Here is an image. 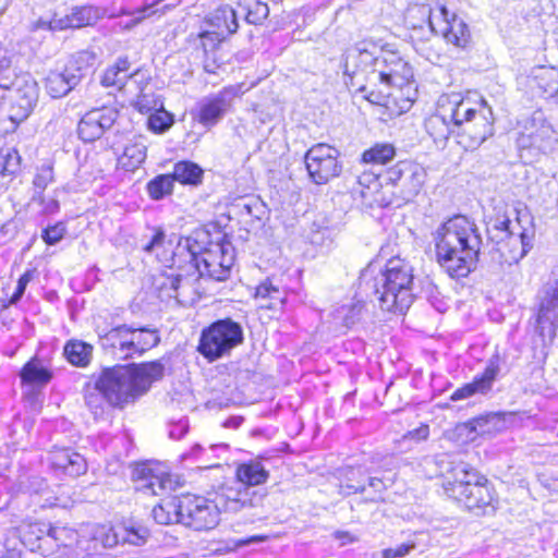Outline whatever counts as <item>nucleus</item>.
<instances>
[{
    "mask_svg": "<svg viewBox=\"0 0 558 558\" xmlns=\"http://www.w3.org/2000/svg\"><path fill=\"white\" fill-rule=\"evenodd\" d=\"M436 256L451 278H464L478 260L482 235L476 223L457 215L445 221L434 233Z\"/></svg>",
    "mask_w": 558,
    "mask_h": 558,
    "instance_id": "1",
    "label": "nucleus"
},
{
    "mask_svg": "<svg viewBox=\"0 0 558 558\" xmlns=\"http://www.w3.org/2000/svg\"><path fill=\"white\" fill-rule=\"evenodd\" d=\"M165 365L160 361L134 364L131 367L105 368L98 377V386L105 391L110 407L123 408L146 393L154 381L160 380Z\"/></svg>",
    "mask_w": 558,
    "mask_h": 558,
    "instance_id": "2",
    "label": "nucleus"
},
{
    "mask_svg": "<svg viewBox=\"0 0 558 558\" xmlns=\"http://www.w3.org/2000/svg\"><path fill=\"white\" fill-rule=\"evenodd\" d=\"M413 268L401 258H391L387 262L383 272L373 279L366 274L361 277L360 286L374 296L381 310L387 312L404 313L413 303Z\"/></svg>",
    "mask_w": 558,
    "mask_h": 558,
    "instance_id": "3",
    "label": "nucleus"
},
{
    "mask_svg": "<svg viewBox=\"0 0 558 558\" xmlns=\"http://www.w3.org/2000/svg\"><path fill=\"white\" fill-rule=\"evenodd\" d=\"M514 219L510 215L492 220L487 231L497 250L508 264L519 263L533 247L535 236L534 219L529 209L514 207Z\"/></svg>",
    "mask_w": 558,
    "mask_h": 558,
    "instance_id": "4",
    "label": "nucleus"
},
{
    "mask_svg": "<svg viewBox=\"0 0 558 558\" xmlns=\"http://www.w3.org/2000/svg\"><path fill=\"white\" fill-rule=\"evenodd\" d=\"M173 265L198 271L199 276H207L217 281L228 278L234 262L233 248L230 243H210L209 247L192 238L179 241L172 255Z\"/></svg>",
    "mask_w": 558,
    "mask_h": 558,
    "instance_id": "5",
    "label": "nucleus"
},
{
    "mask_svg": "<svg viewBox=\"0 0 558 558\" xmlns=\"http://www.w3.org/2000/svg\"><path fill=\"white\" fill-rule=\"evenodd\" d=\"M444 477L442 486L446 494L469 510L485 512L487 508L494 509V496L487 480L468 463L451 462Z\"/></svg>",
    "mask_w": 558,
    "mask_h": 558,
    "instance_id": "6",
    "label": "nucleus"
},
{
    "mask_svg": "<svg viewBox=\"0 0 558 558\" xmlns=\"http://www.w3.org/2000/svg\"><path fill=\"white\" fill-rule=\"evenodd\" d=\"M101 348L117 359H132L157 347L160 335L157 328L119 325L106 332L98 331Z\"/></svg>",
    "mask_w": 558,
    "mask_h": 558,
    "instance_id": "7",
    "label": "nucleus"
},
{
    "mask_svg": "<svg viewBox=\"0 0 558 558\" xmlns=\"http://www.w3.org/2000/svg\"><path fill=\"white\" fill-rule=\"evenodd\" d=\"M241 325L231 318L219 319L203 329L198 352L209 361L218 360L243 342Z\"/></svg>",
    "mask_w": 558,
    "mask_h": 558,
    "instance_id": "8",
    "label": "nucleus"
},
{
    "mask_svg": "<svg viewBox=\"0 0 558 558\" xmlns=\"http://www.w3.org/2000/svg\"><path fill=\"white\" fill-rule=\"evenodd\" d=\"M11 72L5 73L9 76L5 87H0L7 92L1 98L9 102L8 118L19 124L24 121L33 111L38 100L37 83L29 75H22L11 81Z\"/></svg>",
    "mask_w": 558,
    "mask_h": 558,
    "instance_id": "9",
    "label": "nucleus"
},
{
    "mask_svg": "<svg viewBox=\"0 0 558 558\" xmlns=\"http://www.w3.org/2000/svg\"><path fill=\"white\" fill-rule=\"evenodd\" d=\"M536 300L535 330L545 345L551 344L558 330V278L545 283Z\"/></svg>",
    "mask_w": 558,
    "mask_h": 558,
    "instance_id": "10",
    "label": "nucleus"
},
{
    "mask_svg": "<svg viewBox=\"0 0 558 558\" xmlns=\"http://www.w3.org/2000/svg\"><path fill=\"white\" fill-rule=\"evenodd\" d=\"M179 509L181 524L194 531H210L220 522L219 507L215 501L203 496H182Z\"/></svg>",
    "mask_w": 558,
    "mask_h": 558,
    "instance_id": "11",
    "label": "nucleus"
},
{
    "mask_svg": "<svg viewBox=\"0 0 558 558\" xmlns=\"http://www.w3.org/2000/svg\"><path fill=\"white\" fill-rule=\"evenodd\" d=\"M340 153L327 144H316L305 154V166L311 180L316 184H326L342 172Z\"/></svg>",
    "mask_w": 558,
    "mask_h": 558,
    "instance_id": "12",
    "label": "nucleus"
},
{
    "mask_svg": "<svg viewBox=\"0 0 558 558\" xmlns=\"http://www.w3.org/2000/svg\"><path fill=\"white\" fill-rule=\"evenodd\" d=\"M242 88L243 84L229 85L204 97L196 105L194 118L204 126L216 125L231 110L234 100L243 95Z\"/></svg>",
    "mask_w": 558,
    "mask_h": 558,
    "instance_id": "13",
    "label": "nucleus"
},
{
    "mask_svg": "<svg viewBox=\"0 0 558 558\" xmlns=\"http://www.w3.org/2000/svg\"><path fill=\"white\" fill-rule=\"evenodd\" d=\"M494 134V119L490 108L482 100L481 109L464 123L462 131H457L458 143L466 150L477 149Z\"/></svg>",
    "mask_w": 558,
    "mask_h": 558,
    "instance_id": "14",
    "label": "nucleus"
},
{
    "mask_svg": "<svg viewBox=\"0 0 558 558\" xmlns=\"http://www.w3.org/2000/svg\"><path fill=\"white\" fill-rule=\"evenodd\" d=\"M119 116L114 108L93 109L84 114L77 125V134L84 142H94L109 130Z\"/></svg>",
    "mask_w": 558,
    "mask_h": 558,
    "instance_id": "15",
    "label": "nucleus"
},
{
    "mask_svg": "<svg viewBox=\"0 0 558 558\" xmlns=\"http://www.w3.org/2000/svg\"><path fill=\"white\" fill-rule=\"evenodd\" d=\"M141 482L138 489L153 495H163L175 490L180 485L177 475L169 473L163 466H143L136 470Z\"/></svg>",
    "mask_w": 558,
    "mask_h": 558,
    "instance_id": "16",
    "label": "nucleus"
},
{
    "mask_svg": "<svg viewBox=\"0 0 558 558\" xmlns=\"http://www.w3.org/2000/svg\"><path fill=\"white\" fill-rule=\"evenodd\" d=\"M501 357L498 353L494 354L487 362L484 372L477 375L472 383L457 389L450 397L452 401L466 399L475 393L485 395L493 388L500 373Z\"/></svg>",
    "mask_w": 558,
    "mask_h": 558,
    "instance_id": "17",
    "label": "nucleus"
},
{
    "mask_svg": "<svg viewBox=\"0 0 558 558\" xmlns=\"http://www.w3.org/2000/svg\"><path fill=\"white\" fill-rule=\"evenodd\" d=\"M437 105L441 109L442 116L449 120L452 129L462 131L464 123L476 114L480 109L472 107L469 99H463L459 94L442 95Z\"/></svg>",
    "mask_w": 558,
    "mask_h": 558,
    "instance_id": "18",
    "label": "nucleus"
},
{
    "mask_svg": "<svg viewBox=\"0 0 558 558\" xmlns=\"http://www.w3.org/2000/svg\"><path fill=\"white\" fill-rule=\"evenodd\" d=\"M383 68L378 69L379 80L389 86L402 88L413 78V69L398 54L389 52L381 60Z\"/></svg>",
    "mask_w": 558,
    "mask_h": 558,
    "instance_id": "19",
    "label": "nucleus"
},
{
    "mask_svg": "<svg viewBox=\"0 0 558 558\" xmlns=\"http://www.w3.org/2000/svg\"><path fill=\"white\" fill-rule=\"evenodd\" d=\"M118 544V535L111 526L96 524L80 535L77 548L86 555H93L101 548H111Z\"/></svg>",
    "mask_w": 558,
    "mask_h": 558,
    "instance_id": "20",
    "label": "nucleus"
},
{
    "mask_svg": "<svg viewBox=\"0 0 558 558\" xmlns=\"http://www.w3.org/2000/svg\"><path fill=\"white\" fill-rule=\"evenodd\" d=\"M130 63L126 59H118V61L106 69L101 77V84L105 87H112L117 90H124L132 94L133 85L141 83L140 72L129 73Z\"/></svg>",
    "mask_w": 558,
    "mask_h": 558,
    "instance_id": "21",
    "label": "nucleus"
},
{
    "mask_svg": "<svg viewBox=\"0 0 558 558\" xmlns=\"http://www.w3.org/2000/svg\"><path fill=\"white\" fill-rule=\"evenodd\" d=\"M50 463L56 471L73 477L82 475L87 471L85 458L68 448L51 452Z\"/></svg>",
    "mask_w": 558,
    "mask_h": 558,
    "instance_id": "22",
    "label": "nucleus"
},
{
    "mask_svg": "<svg viewBox=\"0 0 558 558\" xmlns=\"http://www.w3.org/2000/svg\"><path fill=\"white\" fill-rule=\"evenodd\" d=\"M49 527L50 525L44 522L23 521L17 532L22 543L31 551L45 553L44 544L49 543Z\"/></svg>",
    "mask_w": 558,
    "mask_h": 558,
    "instance_id": "23",
    "label": "nucleus"
},
{
    "mask_svg": "<svg viewBox=\"0 0 558 558\" xmlns=\"http://www.w3.org/2000/svg\"><path fill=\"white\" fill-rule=\"evenodd\" d=\"M254 296L260 307L279 311L287 300V291L282 286L267 278L256 287Z\"/></svg>",
    "mask_w": 558,
    "mask_h": 558,
    "instance_id": "24",
    "label": "nucleus"
},
{
    "mask_svg": "<svg viewBox=\"0 0 558 558\" xmlns=\"http://www.w3.org/2000/svg\"><path fill=\"white\" fill-rule=\"evenodd\" d=\"M105 16V10L96 5L75 7L58 21L60 28H81L96 24Z\"/></svg>",
    "mask_w": 558,
    "mask_h": 558,
    "instance_id": "25",
    "label": "nucleus"
},
{
    "mask_svg": "<svg viewBox=\"0 0 558 558\" xmlns=\"http://www.w3.org/2000/svg\"><path fill=\"white\" fill-rule=\"evenodd\" d=\"M77 77L65 66L62 71H50L45 80L46 90L52 98H61L80 84Z\"/></svg>",
    "mask_w": 558,
    "mask_h": 558,
    "instance_id": "26",
    "label": "nucleus"
},
{
    "mask_svg": "<svg viewBox=\"0 0 558 558\" xmlns=\"http://www.w3.org/2000/svg\"><path fill=\"white\" fill-rule=\"evenodd\" d=\"M555 142V133L549 124H542L535 131L521 134L519 138L521 147L535 148L542 153L550 151Z\"/></svg>",
    "mask_w": 558,
    "mask_h": 558,
    "instance_id": "27",
    "label": "nucleus"
},
{
    "mask_svg": "<svg viewBox=\"0 0 558 558\" xmlns=\"http://www.w3.org/2000/svg\"><path fill=\"white\" fill-rule=\"evenodd\" d=\"M425 178L426 172L424 168L421 165L413 162L397 186L402 199L405 202L413 199L420 193L425 182Z\"/></svg>",
    "mask_w": 558,
    "mask_h": 558,
    "instance_id": "28",
    "label": "nucleus"
},
{
    "mask_svg": "<svg viewBox=\"0 0 558 558\" xmlns=\"http://www.w3.org/2000/svg\"><path fill=\"white\" fill-rule=\"evenodd\" d=\"M209 24L214 31L221 32L228 37L238 31V12L228 4L221 5L211 13Z\"/></svg>",
    "mask_w": 558,
    "mask_h": 558,
    "instance_id": "29",
    "label": "nucleus"
},
{
    "mask_svg": "<svg viewBox=\"0 0 558 558\" xmlns=\"http://www.w3.org/2000/svg\"><path fill=\"white\" fill-rule=\"evenodd\" d=\"M441 36L448 44L460 49H468L472 44L469 25L458 15L450 17V24Z\"/></svg>",
    "mask_w": 558,
    "mask_h": 558,
    "instance_id": "30",
    "label": "nucleus"
},
{
    "mask_svg": "<svg viewBox=\"0 0 558 558\" xmlns=\"http://www.w3.org/2000/svg\"><path fill=\"white\" fill-rule=\"evenodd\" d=\"M417 12L422 16L427 17V23L430 31L437 35H442L450 24V17L457 15L456 13L450 12L446 5L441 3H437L434 8H428L425 5L420 7Z\"/></svg>",
    "mask_w": 558,
    "mask_h": 558,
    "instance_id": "31",
    "label": "nucleus"
},
{
    "mask_svg": "<svg viewBox=\"0 0 558 558\" xmlns=\"http://www.w3.org/2000/svg\"><path fill=\"white\" fill-rule=\"evenodd\" d=\"M93 351L92 344L77 339L69 340L63 348L68 362L77 367H86L90 363Z\"/></svg>",
    "mask_w": 558,
    "mask_h": 558,
    "instance_id": "32",
    "label": "nucleus"
},
{
    "mask_svg": "<svg viewBox=\"0 0 558 558\" xmlns=\"http://www.w3.org/2000/svg\"><path fill=\"white\" fill-rule=\"evenodd\" d=\"M269 477V472L259 461L242 463L236 468V478L246 486L264 484Z\"/></svg>",
    "mask_w": 558,
    "mask_h": 558,
    "instance_id": "33",
    "label": "nucleus"
},
{
    "mask_svg": "<svg viewBox=\"0 0 558 558\" xmlns=\"http://www.w3.org/2000/svg\"><path fill=\"white\" fill-rule=\"evenodd\" d=\"M425 128L435 143H445L450 134L454 132L449 120L442 116L438 105L436 112L425 121Z\"/></svg>",
    "mask_w": 558,
    "mask_h": 558,
    "instance_id": "34",
    "label": "nucleus"
},
{
    "mask_svg": "<svg viewBox=\"0 0 558 558\" xmlns=\"http://www.w3.org/2000/svg\"><path fill=\"white\" fill-rule=\"evenodd\" d=\"M84 399L88 409L92 411L95 417L102 416L108 404L107 397L102 388L98 386V381L95 378L94 381L86 384L84 388Z\"/></svg>",
    "mask_w": 558,
    "mask_h": 558,
    "instance_id": "35",
    "label": "nucleus"
},
{
    "mask_svg": "<svg viewBox=\"0 0 558 558\" xmlns=\"http://www.w3.org/2000/svg\"><path fill=\"white\" fill-rule=\"evenodd\" d=\"M179 506H181V497L163 500L153 508L151 515L158 524L181 523Z\"/></svg>",
    "mask_w": 558,
    "mask_h": 558,
    "instance_id": "36",
    "label": "nucleus"
},
{
    "mask_svg": "<svg viewBox=\"0 0 558 558\" xmlns=\"http://www.w3.org/2000/svg\"><path fill=\"white\" fill-rule=\"evenodd\" d=\"M20 376L24 384L41 387L51 380L52 373L38 361L31 360L23 366Z\"/></svg>",
    "mask_w": 558,
    "mask_h": 558,
    "instance_id": "37",
    "label": "nucleus"
},
{
    "mask_svg": "<svg viewBox=\"0 0 558 558\" xmlns=\"http://www.w3.org/2000/svg\"><path fill=\"white\" fill-rule=\"evenodd\" d=\"M203 173L198 165L183 160L174 165L171 177L182 184L197 185L202 182Z\"/></svg>",
    "mask_w": 558,
    "mask_h": 558,
    "instance_id": "38",
    "label": "nucleus"
},
{
    "mask_svg": "<svg viewBox=\"0 0 558 558\" xmlns=\"http://www.w3.org/2000/svg\"><path fill=\"white\" fill-rule=\"evenodd\" d=\"M95 61L96 54L93 51L81 50L71 57L65 68L69 72H72V74L77 75V81L81 83L93 68Z\"/></svg>",
    "mask_w": 558,
    "mask_h": 558,
    "instance_id": "39",
    "label": "nucleus"
},
{
    "mask_svg": "<svg viewBox=\"0 0 558 558\" xmlns=\"http://www.w3.org/2000/svg\"><path fill=\"white\" fill-rule=\"evenodd\" d=\"M173 182L174 180L171 174L156 175L146 185L148 196L154 201H160L171 195L173 192Z\"/></svg>",
    "mask_w": 558,
    "mask_h": 558,
    "instance_id": "40",
    "label": "nucleus"
},
{
    "mask_svg": "<svg viewBox=\"0 0 558 558\" xmlns=\"http://www.w3.org/2000/svg\"><path fill=\"white\" fill-rule=\"evenodd\" d=\"M241 13L250 24H262L269 14L268 5L259 0H245L240 4Z\"/></svg>",
    "mask_w": 558,
    "mask_h": 558,
    "instance_id": "41",
    "label": "nucleus"
},
{
    "mask_svg": "<svg viewBox=\"0 0 558 558\" xmlns=\"http://www.w3.org/2000/svg\"><path fill=\"white\" fill-rule=\"evenodd\" d=\"M363 310L364 303L362 301L345 304L336 311L335 318L340 320L344 327L351 328L361 320Z\"/></svg>",
    "mask_w": 558,
    "mask_h": 558,
    "instance_id": "42",
    "label": "nucleus"
},
{
    "mask_svg": "<svg viewBox=\"0 0 558 558\" xmlns=\"http://www.w3.org/2000/svg\"><path fill=\"white\" fill-rule=\"evenodd\" d=\"M146 159V146L143 143H133L124 148L121 162L129 169H135Z\"/></svg>",
    "mask_w": 558,
    "mask_h": 558,
    "instance_id": "43",
    "label": "nucleus"
},
{
    "mask_svg": "<svg viewBox=\"0 0 558 558\" xmlns=\"http://www.w3.org/2000/svg\"><path fill=\"white\" fill-rule=\"evenodd\" d=\"M395 156V148L390 144H377L363 153L364 162L386 163Z\"/></svg>",
    "mask_w": 558,
    "mask_h": 558,
    "instance_id": "44",
    "label": "nucleus"
},
{
    "mask_svg": "<svg viewBox=\"0 0 558 558\" xmlns=\"http://www.w3.org/2000/svg\"><path fill=\"white\" fill-rule=\"evenodd\" d=\"M76 531L65 526H50L49 527V542L53 541L57 546L70 547L75 542L77 544Z\"/></svg>",
    "mask_w": 558,
    "mask_h": 558,
    "instance_id": "45",
    "label": "nucleus"
},
{
    "mask_svg": "<svg viewBox=\"0 0 558 558\" xmlns=\"http://www.w3.org/2000/svg\"><path fill=\"white\" fill-rule=\"evenodd\" d=\"M21 157L17 150L7 148L0 150V172L5 174H14L20 169Z\"/></svg>",
    "mask_w": 558,
    "mask_h": 558,
    "instance_id": "46",
    "label": "nucleus"
},
{
    "mask_svg": "<svg viewBox=\"0 0 558 558\" xmlns=\"http://www.w3.org/2000/svg\"><path fill=\"white\" fill-rule=\"evenodd\" d=\"M159 1L160 0H156L150 4H145L136 10H134L131 13H129L126 11H122V14L131 15L132 17L128 22H125V24L121 25V27L124 29H131V28L135 27L136 25H138L144 19L153 15L156 12V10L154 11L151 9L155 5H157L159 3Z\"/></svg>",
    "mask_w": 558,
    "mask_h": 558,
    "instance_id": "47",
    "label": "nucleus"
},
{
    "mask_svg": "<svg viewBox=\"0 0 558 558\" xmlns=\"http://www.w3.org/2000/svg\"><path fill=\"white\" fill-rule=\"evenodd\" d=\"M141 83L137 85H133L138 94L136 95V99L133 102V106L142 113H147L153 109H156L159 106L158 101L153 99V96L144 93L145 87L142 86L143 75L140 78Z\"/></svg>",
    "mask_w": 558,
    "mask_h": 558,
    "instance_id": "48",
    "label": "nucleus"
},
{
    "mask_svg": "<svg viewBox=\"0 0 558 558\" xmlns=\"http://www.w3.org/2000/svg\"><path fill=\"white\" fill-rule=\"evenodd\" d=\"M172 123V116L165 110H156V112L148 118V126L155 133H163Z\"/></svg>",
    "mask_w": 558,
    "mask_h": 558,
    "instance_id": "49",
    "label": "nucleus"
},
{
    "mask_svg": "<svg viewBox=\"0 0 558 558\" xmlns=\"http://www.w3.org/2000/svg\"><path fill=\"white\" fill-rule=\"evenodd\" d=\"M413 161L402 160L397 162L395 166L388 168L384 174L385 181L388 184L393 186H398L402 178L405 175V172L410 169Z\"/></svg>",
    "mask_w": 558,
    "mask_h": 558,
    "instance_id": "50",
    "label": "nucleus"
},
{
    "mask_svg": "<svg viewBox=\"0 0 558 558\" xmlns=\"http://www.w3.org/2000/svg\"><path fill=\"white\" fill-rule=\"evenodd\" d=\"M201 45L205 51L208 53L209 51H214L217 46L223 41L227 37L223 36V33L216 31H206L199 35Z\"/></svg>",
    "mask_w": 558,
    "mask_h": 558,
    "instance_id": "51",
    "label": "nucleus"
},
{
    "mask_svg": "<svg viewBox=\"0 0 558 558\" xmlns=\"http://www.w3.org/2000/svg\"><path fill=\"white\" fill-rule=\"evenodd\" d=\"M348 58H359L364 64L374 63L376 66L381 64V60L375 58L373 52L368 51L365 43L359 44L352 51H350Z\"/></svg>",
    "mask_w": 558,
    "mask_h": 558,
    "instance_id": "52",
    "label": "nucleus"
},
{
    "mask_svg": "<svg viewBox=\"0 0 558 558\" xmlns=\"http://www.w3.org/2000/svg\"><path fill=\"white\" fill-rule=\"evenodd\" d=\"M65 231L64 225L59 222L44 229L41 238L48 245H54L63 239Z\"/></svg>",
    "mask_w": 558,
    "mask_h": 558,
    "instance_id": "53",
    "label": "nucleus"
},
{
    "mask_svg": "<svg viewBox=\"0 0 558 558\" xmlns=\"http://www.w3.org/2000/svg\"><path fill=\"white\" fill-rule=\"evenodd\" d=\"M36 269L26 270L17 280L15 292L10 298V304H16L23 296L27 284L34 279Z\"/></svg>",
    "mask_w": 558,
    "mask_h": 558,
    "instance_id": "54",
    "label": "nucleus"
},
{
    "mask_svg": "<svg viewBox=\"0 0 558 558\" xmlns=\"http://www.w3.org/2000/svg\"><path fill=\"white\" fill-rule=\"evenodd\" d=\"M149 537V531L146 527L137 526L125 530L124 541L135 545L141 546L146 543Z\"/></svg>",
    "mask_w": 558,
    "mask_h": 558,
    "instance_id": "55",
    "label": "nucleus"
},
{
    "mask_svg": "<svg viewBox=\"0 0 558 558\" xmlns=\"http://www.w3.org/2000/svg\"><path fill=\"white\" fill-rule=\"evenodd\" d=\"M53 181V170L49 165H45L38 169L34 178V185L36 189L44 191L49 183Z\"/></svg>",
    "mask_w": 558,
    "mask_h": 558,
    "instance_id": "56",
    "label": "nucleus"
},
{
    "mask_svg": "<svg viewBox=\"0 0 558 558\" xmlns=\"http://www.w3.org/2000/svg\"><path fill=\"white\" fill-rule=\"evenodd\" d=\"M414 548V545L411 544H400L396 548H387L383 551L384 558H402L408 555L411 549Z\"/></svg>",
    "mask_w": 558,
    "mask_h": 558,
    "instance_id": "57",
    "label": "nucleus"
},
{
    "mask_svg": "<svg viewBox=\"0 0 558 558\" xmlns=\"http://www.w3.org/2000/svg\"><path fill=\"white\" fill-rule=\"evenodd\" d=\"M11 64V58L7 53L0 52V87L7 86L4 81H8L9 76L5 73L10 71Z\"/></svg>",
    "mask_w": 558,
    "mask_h": 558,
    "instance_id": "58",
    "label": "nucleus"
},
{
    "mask_svg": "<svg viewBox=\"0 0 558 558\" xmlns=\"http://www.w3.org/2000/svg\"><path fill=\"white\" fill-rule=\"evenodd\" d=\"M428 435H429V427H428V425L423 424L420 427L408 432V434L404 435V438L415 439V440H425V439H427Z\"/></svg>",
    "mask_w": 558,
    "mask_h": 558,
    "instance_id": "59",
    "label": "nucleus"
},
{
    "mask_svg": "<svg viewBox=\"0 0 558 558\" xmlns=\"http://www.w3.org/2000/svg\"><path fill=\"white\" fill-rule=\"evenodd\" d=\"M187 432V425L185 422L180 421L170 426L169 437L172 439H181Z\"/></svg>",
    "mask_w": 558,
    "mask_h": 558,
    "instance_id": "60",
    "label": "nucleus"
},
{
    "mask_svg": "<svg viewBox=\"0 0 558 558\" xmlns=\"http://www.w3.org/2000/svg\"><path fill=\"white\" fill-rule=\"evenodd\" d=\"M165 239V232L157 230L151 240L144 246V251L151 252L156 246L160 245Z\"/></svg>",
    "mask_w": 558,
    "mask_h": 558,
    "instance_id": "61",
    "label": "nucleus"
},
{
    "mask_svg": "<svg viewBox=\"0 0 558 558\" xmlns=\"http://www.w3.org/2000/svg\"><path fill=\"white\" fill-rule=\"evenodd\" d=\"M335 538L341 542V545L351 544L356 541V538L345 531H337L335 532Z\"/></svg>",
    "mask_w": 558,
    "mask_h": 558,
    "instance_id": "62",
    "label": "nucleus"
},
{
    "mask_svg": "<svg viewBox=\"0 0 558 558\" xmlns=\"http://www.w3.org/2000/svg\"><path fill=\"white\" fill-rule=\"evenodd\" d=\"M368 486L374 488L375 492H377V493H381L386 488L384 482L378 477H369Z\"/></svg>",
    "mask_w": 558,
    "mask_h": 558,
    "instance_id": "63",
    "label": "nucleus"
},
{
    "mask_svg": "<svg viewBox=\"0 0 558 558\" xmlns=\"http://www.w3.org/2000/svg\"><path fill=\"white\" fill-rule=\"evenodd\" d=\"M344 487L349 490V494L350 493L356 494V493L365 492V484H350V483H348Z\"/></svg>",
    "mask_w": 558,
    "mask_h": 558,
    "instance_id": "64",
    "label": "nucleus"
}]
</instances>
